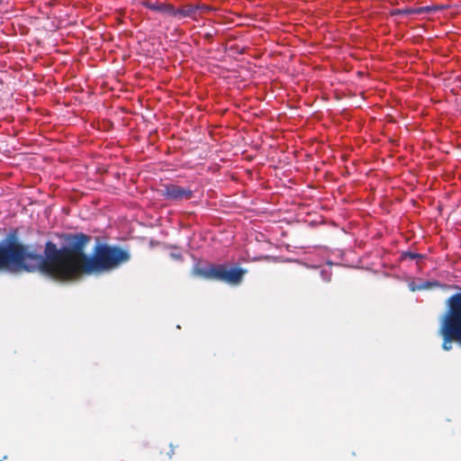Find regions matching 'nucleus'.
<instances>
[{"instance_id":"obj_1","label":"nucleus","mask_w":461,"mask_h":461,"mask_svg":"<svg viewBox=\"0 0 461 461\" xmlns=\"http://www.w3.org/2000/svg\"><path fill=\"white\" fill-rule=\"evenodd\" d=\"M447 304V310L442 319L438 333L443 339L442 348L449 351L453 341L461 344V293L451 295Z\"/></svg>"},{"instance_id":"obj_2","label":"nucleus","mask_w":461,"mask_h":461,"mask_svg":"<svg viewBox=\"0 0 461 461\" xmlns=\"http://www.w3.org/2000/svg\"><path fill=\"white\" fill-rule=\"evenodd\" d=\"M159 193L166 200L173 202L190 200L194 196V192L190 188H185L175 184L163 185Z\"/></svg>"},{"instance_id":"obj_3","label":"nucleus","mask_w":461,"mask_h":461,"mask_svg":"<svg viewBox=\"0 0 461 461\" xmlns=\"http://www.w3.org/2000/svg\"><path fill=\"white\" fill-rule=\"evenodd\" d=\"M246 272V269L240 267L228 269L223 265H218L216 266V273H214V275L216 280L223 281L230 285H238L242 281Z\"/></svg>"},{"instance_id":"obj_4","label":"nucleus","mask_w":461,"mask_h":461,"mask_svg":"<svg viewBox=\"0 0 461 461\" xmlns=\"http://www.w3.org/2000/svg\"><path fill=\"white\" fill-rule=\"evenodd\" d=\"M12 270V232H10L5 242H0V270Z\"/></svg>"},{"instance_id":"obj_5","label":"nucleus","mask_w":461,"mask_h":461,"mask_svg":"<svg viewBox=\"0 0 461 461\" xmlns=\"http://www.w3.org/2000/svg\"><path fill=\"white\" fill-rule=\"evenodd\" d=\"M216 266H210L207 268L201 267L198 264L192 268V275L204 279H215Z\"/></svg>"},{"instance_id":"obj_6","label":"nucleus","mask_w":461,"mask_h":461,"mask_svg":"<svg viewBox=\"0 0 461 461\" xmlns=\"http://www.w3.org/2000/svg\"><path fill=\"white\" fill-rule=\"evenodd\" d=\"M176 15H179L181 17H190L194 20H197L198 8L196 7L195 5H185L177 10L175 9V14H173V16Z\"/></svg>"},{"instance_id":"obj_7","label":"nucleus","mask_w":461,"mask_h":461,"mask_svg":"<svg viewBox=\"0 0 461 461\" xmlns=\"http://www.w3.org/2000/svg\"><path fill=\"white\" fill-rule=\"evenodd\" d=\"M143 5L149 10L158 12V13H167L171 15L175 14V8L171 5L162 4V3H151V2H144Z\"/></svg>"},{"instance_id":"obj_8","label":"nucleus","mask_w":461,"mask_h":461,"mask_svg":"<svg viewBox=\"0 0 461 461\" xmlns=\"http://www.w3.org/2000/svg\"><path fill=\"white\" fill-rule=\"evenodd\" d=\"M402 258L404 259L408 258L411 260H414V259L423 258L424 256L420 253H416V252H412V251H404L402 254Z\"/></svg>"},{"instance_id":"obj_9","label":"nucleus","mask_w":461,"mask_h":461,"mask_svg":"<svg viewBox=\"0 0 461 461\" xmlns=\"http://www.w3.org/2000/svg\"><path fill=\"white\" fill-rule=\"evenodd\" d=\"M438 286H441V285L438 281H432V282L427 281V282L422 283L419 286V289H431V288L438 287Z\"/></svg>"},{"instance_id":"obj_10","label":"nucleus","mask_w":461,"mask_h":461,"mask_svg":"<svg viewBox=\"0 0 461 461\" xmlns=\"http://www.w3.org/2000/svg\"><path fill=\"white\" fill-rule=\"evenodd\" d=\"M198 8V18L201 17L204 13L211 11V7L206 5H195Z\"/></svg>"},{"instance_id":"obj_11","label":"nucleus","mask_w":461,"mask_h":461,"mask_svg":"<svg viewBox=\"0 0 461 461\" xmlns=\"http://www.w3.org/2000/svg\"><path fill=\"white\" fill-rule=\"evenodd\" d=\"M171 257L175 259H182V256L180 254H171Z\"/></svg>"},{"instance_id":"obj_12","label":"nucleus","mask_w":461,"mask_h":461,"mask_svg":"<svg viewBox=\"0 0 461 461\" xmlns=\"http://www.w3.org/2000/svg\"><path fill=\"white\" fill-rule=\"evenodd\" d=\"M170 452L167 453V456L171 458L172 456L174 455V448L172 445H170Z\"/></svg>"},{"instance_id":"obj_13","label":"nucleus","mask_w":461,"mask_h":461,"mask_svg":"<svg viewBox=\"0 0 461 461\" xmlns=\"http://www.w3.org/2000/svg\"><path fill=\"white\" fill-rule=\"evenodd\" d=\"M336 97H337L338 99H339V98H340V93L337 92V93H336Z\"/></svg>"},{"instance_id":"obj_14","label":"nucleus","mask_w":461,"mask_h":461,"mask_svg":"<svg viewBox=\"0 0 461 461\" xmlns=\"http://www.w3.org/2000/svg\"><path fill=\"white\" fill-rule=\"evenodd\" d=\"M319 135H321V133L319 132ZM323 140L321 139V136H319V140H318V142H322Z\"/></svg>"},{"instance_id":"obj_15","label":"nucleus","mask_w":461,"mask_h":461,"mask_svg":"<svg viewBox=\"0 0 461 461\" xmlns=\"http://www.w3.org/2000/svg\"><path fill=\"white\" fill-rule=\"evenodd\" d=\"M451 92H452L454 95H456V93L455 92V88H452V89H451Z\"/></svg>"},{"instance_id":"obj_16","label":"nucleus","mask_w":461,"mask_h":461,"mask_svg":"<svg viewBox=\"0 0 461 461\" xmlns=\"http://www.w3.org/2000/svg\"><path fill=\"white\" fill-rule=\"evenodd\" d=\"M323 278H324V280H326V281H330V277H329V276H327V277H323Z\"/></svg>"}]
</instances>
